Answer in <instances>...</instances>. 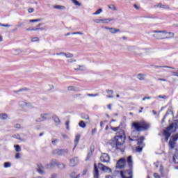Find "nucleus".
<instances>
[{
  "label": "nucleus",
  "instance_id": "47",
  "mask_svg": "<svg viewBox=\"0 0 178 178\" xmlns=\"http://www.w3.org/2000/svg\"><path fill=\"white\" fill-rule=\"evenodd\" d=\"M109 9H111L112 10H116V7H115V5H110L108 6Z\"/></svg>",
  "mask_w": 178,
  "mask_h": 178
},
{
  "label": "nucleus",
  "instance_id": "61",
  "mask_svg": "<svg viewBox=\"0 0 178 178\" xmlns=\"http://www.w3.org/2000/svg\"><path fill=\"white\" fill-rule=\"evenodd\" d=\"M154 178H161V177L159 176V175H158V173L155 172L154 174Z\"/></svg>",
  "mask_w": 178,
  "mask_h": 178
},
{
  "label": "nucleus",
  "instance_id": "30",
  "mask_svg": "<svg viewBox=\"0 0 178 178\" xmlns=\"http://www.w3.org/2000/svg\"><path fill=\"white\" fill-rule=\"evenodd\" d=\"M79 127H82V129H86V124H85L84 121L81 120L79 122Z\"/></svg>",
  "mask_w": 178,
  "mask_h": 178
},
{
  "label": "nucleus",
  "instance_id": "17",
  "mask_svg": "<svg viewBox=\"0 0 178 178\" xmlns=\"http://www.w3.org/2000/svg\"><path fill=\"white\" fill-rule=\"evenodd\" d=\"M93 175L94 178H99V171H98V167H97V163L94 164Z\"/></svg>",
  "mask_w": 178,
  "mask_h": 178
},
{
  "label": "nucleus",
  "instance_id": "2",
  "mask_svg": "<svg viewBox=\"0 0 178 178\" xmlns=\"http://www.w3.org/2000/svg\"><path fill=\"white\" fill-rule=\"evenodd\" d=\"M178 129V122L175 121L171 124H170L169 127L166 128V130L163 131V136L165 137V141H169V138L172 134H170L169 131H172V133H176V130Z\"/></svg>",
  "mask_w": 178,
  "mask_h": 178
},
{
  "label": "nucleus",
  "instance_id": "33",
  "mask_svg": "<svg viewBox=\"0 0 178 178\" xmlns=\"http://www.w3.org/2000/svg\"><path fill=\"white\" fill-rule=\"evenodd\" d=\"M57 166L58 169H65L66 168V165L63 163H58Z\"/></svg>",
  "mask_w": 178,
  "mask_h": 178
},
{
  "label": "nucleus",
  "instance_id": "56",
  "mask_svg": "<svg viewBox=\"0 0 178 178\" xmlns=\"http://www.w3.org/2000/svg\"><path fill=\"white\" fill-rule=\"evenodd\" d=\"M56 55H57V56H60V55L62 56H65V53L64 52L56 53Z\"/></svg>",
  "mask_w": 178,
  "mask_h": 178
},
{
  "label": "nucleus",
  "instance_id": "40",
  "mask_svg": "<svg viewBox=\"0 0 178 178\" xmlns=\"http://www.w3.org/2000/svg\"><path fill=\"white\" fill-rule=\"evenodd\" d=\"M100 13H102V8L98 9L96 12L93 13V15H100Z\"/></svg>",
  "mask_w": 178,
  "mask_h": 178
},
{
  "label": "nucleus",
  "instance_id": "8",
  "mask_svg": "<svg viewBox=\"0 0 178 178\" xmlns=\"http://www.w3.org/2000/svg\"><path fill=\"white\" fill-rule=\"evenodd\" d=\"M126 166V159H120L119 161H117L115 168L116 169H123Z\"/></svg>",
  "mask_w": 178,
  "mask_h": 178
},
{
  "label": "nucleus",
  "instance_id": "48",
  "mask_svg": "<svg viewBox=\"0 0 178 178\" xmlns=\"http://www.w3.org/2000/svg\"><path fill=\"white\" fill-rule=\"evenodd\" d=\"M104 20L106 21V23H109V22H113V20H115V19L108 18V19H105Z\"/></svg>",
  "mask_w": 178,
  "mask_h": 178
},
{
  "label": "nucleus",
  "instance_id": "36",
  "mask_svg": "<svg viewBox=\"0 0 178 178\" xmlns=\"http://www.w3.org/2000/svg\"><path fill=\"white\" fill-rule=\"evenodd\" d=\"M42 19L39 18V19H31L29 20L30 23H37L38 22H41Z\"/></svg>",
  "mask_w": 178,
  "mask_h": 178
},
{
  "label": "nucleus",
  "instance_id": "29",
  "mask_svg": "<svg viewBox=\"0 0 178 178\" xmlns=\"http://www.w3.org/2000/svg\"><path fill=\"white\" fill-rule=\"evenodd\" d=\"M157 8H161L163 9H169V6L168 5H162L161 3L158 4L156 6Z\"/></svg>",
  "mask_w": 178,
  "mask_h": 178
},
{
  "label": "nucleus",
  "instance_id": "9",
  "mask_svg": "<svg viewBox=\"0 0 178 178\" xmlns=\"http://www.w3.org/2000/svg\"><path fill=\"white\" fill-rule=\"evenodd\" d=\"M100 161L104 163H109L111 162V157H109L108 154L103 153L100 156Z\"/></svg>",
  "mask_w": 178,
  "mask_h": 178
},
{
  "label": "nucleus",
  "instance_id": "44",
  "mask_svg": "<svg viewBox=\"0 0 178 178\" xmlns=\"http://www.w3.org/2000/svg\"><path fill=\"white\" fill-rule=\"evenodd\" d=\"M156 67H164L165 69H175V67H170V66H156Z\"/></svg>",
  "mask_w": 178,
  "mask_h": 178
},
{
  "label": "nucleus",
  "instance_id": "13",
  "mask_svg": "<svg viewBox=\"0 0 178 178\" xmlns=\"http://www.w3.org/2000/svg\"><path fill=\"white\" fill-rule=\"evenodd\" d=\"M40 118H39L38 120H36L35 122H44L48 119H49L51 117L49 116V113H42L40 115Z\"/></svg>",
  "mask_w": 178,
  "mask_h": 178
},
{
  "label": "nucleus",
  "instance_id": "45",
  "mask_svg": "<svg viewBox=\"0 0 178 178\" xmlns=\"http://www.w3.org/2000/svg\"><path fill=\"white\" fill-rule=\"evenodd\" d=\"M70 123V122L69 120L66 121V122H65L67 130H70V127H69Z\"/></svg>",
  "mask_w": 178,
  "mask_h": 178
},
{
  "label": "nucleus",
  "instance_id": "60",
  "mask_svg": "<svg viewBox=\"0 0 178 178\" xmlns=\"http://www.w3.org/2000/svg\"><path fill=\"white\" fill-rule=\"evenodd\" d=\"M97 133V128H94L92 129V135L94 136V134Z\"/></svg>",
  "mask_w": 178,
  "mask_h": 178
},
{
  "label": "nucleus",
  "instance_id": "3",
  "mask_svg": "<svg viewBox=\"0 0 178 178\" xmlns=\"http://www.w3.org/2000/svg\"><path fill=\"white\" fill-rule=\"evenodd\" d=\"M126 138V136L124 135V131L121 130L120 131L117 133L116 136H115V147L118 148V147L120 145H123L124 144V141Z\"/></svg>",
  "mask_w": 178,
  "mask_h": 178
},
{
  "label": "nucleus",
  "instance_id": "37",
  "mask_svg": "<svg viewBox=\"0 0 178 178\" xmlns=\"http://www.w3.org/2000/svg\"><path fill=\"white\" fill-rule=\"evenodd\" d=\"M54 121L55 122V123H57L58 124L60 123V120L58 117H54Z\"/></svg>",
  "mask_w": 178,
  "mask_h": 178
},
{
  "label": "nucleus",
  "instance_id": "34",
  "mask_svg": "<svg viewBox=\"0 0 178 178\" xmlns=\"http://www.w3.org/2000/svg\"><path fill=\"white\" fill-rule=\"evenodd\" d=\"M64 56L67 58H73V54L72 53H65Z\"/></svg>",
  "mask_w": 178,
  "mask_h": 178
},
{
  "label": "nucleus",
  "instance_id": "4",
  "mask_svg": "<svg viewBox=\"0 0 178 178\" xmlns=\"http://www.w3.org/2000/svg\"><path fill=\"white\" fill-rule=\"evenodd\" d=\"M132 126L136 131H143V130H147L149 127V124L142 122H134Z\"/></svg>",
  "mask_w": 178,
  "mask_h": 178
},
{
  "label": "nucleus",
  "instance_id": "7",
  "mask_svg": "<svg viewBox=\"0 0 178 178\" xmlns=\"http://www.w3.org/2000/svg\"><path fill=\"white\" fill-rule=\"evenodd\" d=\"M52 154L54 155H66V154H69V149H56L53 151Z\"/></svg>",
  "mask_w": 178,
  "mask_h": 178
},
{
  "label": "nucleus",
  "instance_id": "11",
  "mask_svg": "<svg viewBox=\"0 0 178 178\" xmlns=\"http://www.w3.org/2000/svg\"><path fill=\"white\" fill-rule=\"evenodd\" d=\"M56 165H58V161H56V159H53L50 161L49 163L46 165V169H52L55 168Z\"/></svg>",
  "mask_w": 178,
  "mask_h": 178
},
{
  "label": "nucleus",
  "instance_id": "23",
  "mask_svg": "<svg viewBox=\"0 0 178 178\" xmlns=\"http://www.w3.org/2000/svg\"><path fill=\"white\" fill-rule=\"evenodd\" d=\"M83 35V33L82 32H74V33L69 32L65 34V37H67L69 35Z\"/></svg>",
  "mask_w": 178,
  "mask_h": 178
},
{
  "label": "nucleus",
  "instance_id": "41",
  "mask_svg": "<svg viewBox=\"0 0 178 178\" xmlns=\"http://www.w3.org/2000/svg\"><path fill=\"white\" fill-rule=\"evenodd\" d=\"M12 166V164L10 162H6L4 163V168H10Z\"/></svg>",
  "mask_w": 178,
  "mask_h": 178
},
{
  "label": "nucleus",
  "instance_id": "52",
  "mask_svg": "<svg viewBox=\"0 0 178 178\" xmlns=\"http://www.w3.org/2000/svg\"><path fill=\"white\" fill-rule=\"evenodd\" d=\"M0 27H10V24H3L0 23Z\"/></svg>",
  "mask_w": 178,
  "mask_h": 178
},
{
  "label": "nucleus",
  "instance_id": "53",
  "mask_svg": "<svg viewBox=\"0 0 178 178\" xmlns=\"http://www.w3.org/2000/svg\"><path fill=\"white\" fill-rule=\"evenodd\" d=\"M15 129H22V125L20 124H17L14 126Z\"/></svg>",
  "mask_w": 178,
  "mask_h": 178
},
{
  "label": "nucleus",
  "instance_id": "43",
  "mask_svg": "<svg viewBox=\"0 0 178 178\" xmlns=\"http://www.w3.org/2000/svg\"><path fill=\"white\" fill-rule=\"evenodd\" d=\"M12 137L13 138H16L17 140H22V138L19 134L13 135Z\"/></svg>",
  "mask_w": 178,
  "mask_h": 178
},
{
  "label": "nucleus",
  "instance_id": "6",
  "mask_svg": "<svg viewBox=\"0 0 178 178\" xmlns=\"http://www.w3.org/2000/svg\"><path fill=\"white\" fill-rule=\"evenodd\" d=\"M144 140H145V138H144V136H141L140 138L137 139V141H138V147H136L137 152H141L143 151V148H144V146L145 145L143 142Z\"/></svg>",
  "mask_w": 178,
  "mask_h": 178
},
{
  "label": "nucleus",
  "instance_id": "5",
  "mask_svg": "<svg viewBox=\"0 0 178 178\" xmlns=\"http://www.w3.org/2000/svg\"><path fill=\"white\" fill-rule=\"evenodd\" d=\"M178 140V133L172 135L170 138L168 143V147L171 149H175V147H176V144L177 143Z\"/></svg>",
  "mask_w": 178,
  "mask_h": 178
},
{
  "label": "nucleus",
  "instance_id": "64",
  "mask_svg": "<svg viewBox=\"0 0 178 178\" xmlns=\"http://www.w3.org/2000/svg\"><path fill=\"white\" fill-rule=\"evenodd\" d=\"M68 63H73V62H76V60L70 59L67 60Z\"/></svg>",
  "mask_w": 178,
  "mask_h": 178
},
{
  "label": "nucleus",
  "instance_id": "24",
  "mask_svg": "<svg viewBox=\"0 0 178 178\" xmlns=\"http://www.w3.org/2000/svg\"><path fill=\"white\" fill-rule=\"evenodd\" d=\"M145 76H147L145 74H141V73H140V74H138L137 75V79H138V80L143 81V80H145Z\"/></svg>",
  "mask_w": 178,
  "mask_h": 178
},
{
  "label": "nucleus",
  "instance_id": "58",
  "mask_svg": "<svg viewBox=\"0 0 178 178\" xmlns=\"http://www.w3.org/2000/svg\"><path fill=\"white\" fill-rule=\"evenodd\" d=\"M15 159H20V153H17L15 154Z\"/></svg>",
  "mask_w": 178,
  "mask_h": 178
},
{
  "label": "nucleus",
  "instance_id": "16",
  "mask_svg": "<svg viewBox=\"0 0 178 178\" xmlns=\"http://www.w3.org/2000/svg\"><path fill=\"white\" fill-rule=\"evenodd\" d=\"M37 166H38V168L36 170L38 173H39V175H44L45 173V172H44V170L45 169V168L42 166V164H38Z\"/></svg>",
  "mask_w": 178,
  "mask_h": 178
},
{
  "label": "nucleus",
  "instance_id": "38",
  "mask_svg": "<svg viewBox=\"0 0 178 178\" xmlns=\"http://www.w3.org/2000/svg\"><path fill=\"white\" fill-rule=\"evenodd\" d=\"M72 2H73V3L76 6H81V4L77 0H72Z\"/></svg>",
  "mask_w": 178,
  "mask_h": 178
},
{
  "label": "nucleus",
  "instance_id": "49",
  "mask_svg": "<svg viewBox=\"0 0 178 178\" xmlns=\"http://www.w3.org/2000/svg\"><path fill=\"white\" fill-rule=\"evenodd\" d=\"M159 172L161 173V175H163V165H160Z\"/></svg>",
  "mask_w": 178,
  "mask_h": 178
},
{
  "label": "nucleus",
  "instance_id": "12",
  "mask_svg": "<svg viewBox=\"0 0 178 178\" xmlns=\"http://www.w3.org/2000/svg\"><path fill=\"white\" fill-rule=\"evenodd\" d=\"M18 105L20 106V108H26H26H33L31 103H27L24 101L19 102Z\"/></svg>",
  "mask_w": 178,
  "mask_h": 178
},
{
  "label": "nucleus",
  "instance_id": "62",
  "mask_svg": "<svg viewBox=\"0 0 178 178\" xmlns=\"http://www.w3.org/2000/svg\"><path fill=\"white\" fill-rule=\"evenodd\" d=\"M29 13H33V12H34V8H31L28 10Z\"/></svg>",
  "mask_w": 178,
  "mask_h": 178
},
{
  "label": "nucleus",
  "instance_id": "59",
  "mask_svg": "<svg viewBox=\"0 0 178 178\" xmlns=\"http://www.w3.org/2000/svg\"><path fill=\"white\" fill-rule=\"evenodd\" d=\"M74 176H76V172H72L70 175L71 178H74Z\"/></svg>",
  "mask_w": 178,
  "mask_h": 178
},
{
  "label": "nucleus",
  "instance_id": "28",
  "mask_svg": "<svg viewBox=\"0 0 178 178\" xmlns=\"http://www.w3.org/2000/svg\"><path fill=\"white\" fill-rule=\"evenodd\" d=\"M0 119L1 120H6L8 119V114L6 113L0 114Z\"/></svg>",
  "mask_w": 178,
  "mask_h": 178
},
{
  "label": "nucleus",
  "instance_id": "46",
  "mask_svg": "<svg viewBox=\"0 0 178 178\" xmlns=\"http://www.w3.org/2000/svg\"><path fill=\"white\" fill-rule=\"evenodd\" d=\"M157 98H161V99H168V96H166V95H159V96H157Z\"/></svg>",
  "mask_w": 178,
  "mask_h": 178
},
{
  "label": "nucleus",
  "instance_id": "22",
  "mask_svg": "<svg viewBox=\"0 0 178 178\" xmlns=\"http://www.w3.org/2000/svg\"><path fill=\"white\" fill-rule=\"evenodd\" d=\"M92 152H94V149L92 147H90V151L88 153V156L86 159V161H90L91 156H92Z\"/></svg>",
  "mask_w": 178,
  "mask_h": 178
},
{
  "label": "nucleus",
  "instance_id": "18",
  "mask_svg": "<svg viewBox=\"0 0 178 178\" xmlns=\"http://www.w3.org/2000/svg\"><path fill=\"white\" fill-rule=\"evenodd\" d=\"M129 169H133V156H129L127 159Z\"/></svg>",
  "mask_w": 178,
  "mask_h": 178
},
{
  "label": "nucleus",
  "instance_id": "51",
  "mask_svg": "<svg viewBox=\"0 0 178 178\" xmlns=\"http://www.w3.org/2000/svg\"><path fill=\"white\" fill-rule=\"evenodd\" d=\"M119 129L120 127H111V130H113V131H119Z\"/></svg>",
  "mask_w": 178,
  "mask_h": 178
},
{
  "label": "nucleus",
  "instance_id": "63",
  "mask_svg": "<svg viewBox=\"0 0 178 178\" xmlns=\"http://www.w3.org/2000/svg\"><path fill=\"white\" fill-rule=\"evenodd\" d=\"M142 99L143 101H145L146 99H151V97H145Z\"/></svg>",
  "mask_w": 178,
  "mask_h": 178
},
{
  "label": "nucleus",
  "instance_id": "26",
  "mask_svg": "<svg viewBox=\"0 0 178 178\" xmlns=\"http://www.w3.org/2000/svg\"><path fill=\"white\" fill-rule=\"evenodd\" d=\"M106 92L108 95H107V98H113V90H108Z\"/></svg>",
  "mask_w": 178,
  "mask_h": 178
},
{
  "label": "nucleus",
  "instance_id": "54",
  "mask_svg": "<svg viewBox=\"0 0 178 178\" xmlns=\"http://www.w3.org/2000/svg\"><path fill=\"white\" fill-rule=\"evenodd\" d=\"M79 97H81V94L80 93H78V94H76L73 96V98L76 99V98H79Z\"/></svg>",
  "mask_w": 178,
  "mask_h": 178
},
{
  "label": "nucleus",
  "instance_id": "55",
  "mask_svg": "<svg viewBox=\"0 0 178 178\" xmlns=\"http://www.w3.org/2000/svg\"><path fill=\"white\" fill-rule=\"evenodd\" d=\"M88 97H98V93L97 94H88Z\"/></svg>",
  "mask_w": 178,
  "mask_h": 178
},
{
  "label": "nucleus",
  "instance_id": "21",
  "mask_svg": "<svg viewBox=\"0 0 178 178\" xmlns=\"http://www.w3.org/2000/svg\"><path fill=\"white\" fill-rule=\"evenodd\" d=\"M53 8L54 9H57L58 10H66L65 6L54 5Z\"/></svg>",
  "mask_w": 178,
  "mask_h": 178
},
{
  "label": "nucleus",
  "instance_id": "15",
  "mask_svg": "<svg viewBox=\"0 0 178 178\" xmlns=\"http://www.w3.org/2000/svg\"><path fill=\"white\" fill-rule=\"evenodd\" d=\"M154 33H163V34L171 35L170 37H165V38H173V37H175V33L172 32H166L165 31H154Z\"/></svg>",
  "mask_w": 178,
  "mask_h": 178
},
{
  "label": "nucleus",
  "instance_id": "39",
  "mask_svg": "<svg viewBox=\"0 0 178 178\" xmlns=\"http://www.w3.org/2000/svg\"><path fill=\"white\" fill-rule=\"evenodd\" d=\"M81 118L82 119H85V120H90V117L88 116V115H81Z\"/></svg>",
  "mask_w": 178,
  "mask_h": 178
},
{
  "label": "nucleus",
  "instance_id": "20",
  "mask_svg": "<svg viewBox=\"0 0 178 178\" xmlns=\"http://www.w3.org/2000/svg\"><path fill=\"white\" fill-rule=\"evenodd\" d=\"M81 136L78 134L75 136V139H74V147L73 148V151L76 149V147H77V144H79V142L80 141V138Z\"/></svg>",
  "mask_w": 178,
  "mask_h": 178
},
{
  "label": "nucleus",
  "instance_id": "57",
  "mask_svg": "<svg viewBox=\"0 0 178 178\" xmlns=\"http://www.w3.org/2000/svg\"><path fill=\"white\" fill-rule=\"evenodd\" d=\"M94 23L99 24L101 20L99 19H93Z\"/></svg>",
  "mask_w": 178,
  "mask_h": 178
},
{
  "label": "nucleus",
  "instance_id": "10",
  "mask_svg": "<svg viewBox=\"0 0 178 178\" xmlns=\"http://www.w3.org/2000/svg\"><path fill=\"white\" fill-rule=\"evenodd\" d=\"M98 168L99 169H101V170H102V172H106V173H111V172H112V169H111L110 168H108L106 165H104V164L99 163L98 164Z\"/></svg>",
  "mask_w": 178,
  "mask_h": 178
},
{
  "label": "nucleus",
  "instance_id": "31",
  "mask_svg": "<svg viewBox=\"0 0 178 178\" xmlns=\"http://www.w3.org/2000/svg\"><path fill=\"white\" fill-rule=\"evenodd\" d=\"M174 163H178V154H175L172 158Z\"/></svg>",
  "mask_w": 178,
  "mask_h": 178
},
{
  "label": "nucleus",
  "instance_id": "50",
  "mask_svg": "<svg viewBox=\"0 0 178 178\" xmlns=\"http://www.w3.org/2000/svg\"><path fill=\"white\" fill-rule=\"evenodd\" d=\"M58 139H54L51 140V144H53V145H56L57 143H58Z\"/></svg>",
  "mask_w": 178,
  "mask_h": 178
},
{
  "label": "nucleus",
  "instance_id": "14",
  "mask_svg": "<svg viewBox=\"0 0 178 178\" xmlns=\"http://www.w3.org/2000/svg\"><path fill=\"white\" fill-rule=\"evenodd\" d=\"M79 163V158L78 157H74L73 159H72L70 161V165L72 168H74V166H76V165H77Z\"/></svg>",
  "mask_w": 178,
  "mask_h": 178
},
{
  "label": "nucleus",
  "instance_id": "35",
  "mask_svg": "<svg viewBox=\"0 0 178 178\" xmlns=\"http://www.w3.org/2000/svg\"><path fill=\"white\" fill-rule=\"evenodd\" d=\"M40 38L38 37H34L31 38V42H38Z\"/></svg>",
  "mask_w": 178,
  "mask_h": 178
},
{
  "label": "nucleus",
  "instance_id": "1",
  "mask_svg": "<svg viewBox=\"0 0 178 178\" xmlns=\"http://www.w3.org/2000/svg\"><path fill=\"white\" fill-rule=\"evenodd\" d=\"M127 51L134 54L136 56H145L151 54V49L149 48H140L136 46H127Z\"/></svg>",
  "mask_w": 178,
  "mask_h": 178
},
{
  "label": "nucleus",
  "instance_id": "25",
  "mask_svg": "<svg viewBox=\"0 0 178 178\" xmlns=\"http://www.w3.org/2000/svg\"><path fill=\"white\" fill-rule=\"evenodd\" d=\"M120 29H118L112 27L110 29V33H111V34H116V33H120Z\"/></svg>",
  "mask_w": 178,
  "mask_h": 178
},
{
  "label": "nucleus",
  "instance_id": "19",
  "mask_svg": "<svg viewBox=\"0 0 178 178\" xmlns=\"http://www.w3.org/2000/svg\"><path fill=\"white\" fill-rule=\"evenodd\" d=\"M67 91H74V92H79V91H80V88L70 86L67 87Z\"/></svg>",
  "mask_w": 178,
  "mask_h": 178
},
{
  "label": "nucleus",
  "instance_id": "27",
  "mask_svg": "<svg viewBox=\"0 0 178 178\" xmlns=\"http://www.w3.org/2000/svg\"><path fill=\"white\" fill-rule=\"evenodd\" d=\"M79 69H74V70L80 72H84V70H86V68L84 65H78Z\"/></svg>",
  "mask_w": 178,
  "mask_h": 178
},
{
  "label": "nucleus",
  "instance_id": "32",
  "mask_svg": "<svg viewBox=\"0 0 178 178\" xmlns=\"http://www.w3.org/2000/svg\"><path fill=\"white\" fill-rule=\"evenodd\" d=\"M14 147L15 148L16 152H20V151H22V147H20V145H15Z\"/></svg>",
  "mask_w": 178,
  "mask_h": 178
},
{
  "label": "nucleus",
  "instance_id": "42",
  "mask_svg": "<svg viewBox=\"0 0 178 178\" xmlns=\"http://www.w3.org/2000/svg\"><path fill=\"white\" fill-rule=\"evenodd\" d=\"M120 175H121V177H122V178H133V176L132 175H131L130 177H126L125 175H124V174L123 173V171H121L120 172Z\"/></svg>",
  "mask_w": 178,
  "mask_h": 178
}]
</instances>
